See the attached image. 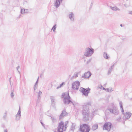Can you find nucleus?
I'll use <instances>...</instances> for the list:
<instances>
[{
  "instance_id": "f257e3e1",
  "label": "nucleus",
  "mask_w": 132,
  "mask_h": 132,
  "mask_svg": "<svg viewBox=\"0 0 132 132\" xmlns=\"http://www.w3.org/2000/svg\"><path fill=\"white\" fill-rule=\"evenodd\" d=\"M91 103L88 102L86 104L83 106V110L82 111L83 119L84 121H86L88 120L89 117V106L90 105Z\"/></svg>"
},
{
  "instance_id": "f03ea898",
  "label": "nucleus",
  "mask_w": 132,
  "mask_h": 132,
  "mask_svg": "<svg viewBox=\"0 0 132 132\" xmlns=\"http://www.w3.org/2000/svg\"><path fill=\"white\" fill-rule=\"evenodd\" d=\"M62 98L64 97V103L65 104H68L71 102L74 104L70 100V97L69 93L68 92L63 93L62 95Z\"/></svg>"
},
{
  "instance_id": "7ed1b4c3",
  "label": "nucleus",
  "mask_w": 132,
  "mask_h": 132,
  "mask_svg": "<svg viewBox=\"0 0 132 132\" xmlns=\"http://www.w3.org/2000/svg\"><path fill=\"white\" fill-rule=\"evenodd\" d=\"M94 52L93 49L91 48L87 47L85 49V52L84 55L86 57H90L92 55Z\"/></svg>"
},
{
  "instance_id": "20e7f679",
  "label": "nucleus",
  "mask_w": 132,
  "mask_h": 132,
  "mask_svg": "<svg viewBox=\"0 0 132 132\" xmlns=\"http://www.w3.org/2000/svg\"><path fill=\"white\" fill-rule=\"evenodd\" d=\"M80 129L82 132H89L90 130V128L88 125L85 124L80 126Z\"/></svg>"
},
{
  "instance_id": "39448f33",
  "label": "nucleus",
  "mask_w": 132,
  "mask_h": 132,
  "mask_svg": "<svg viewBox=\"0 0 132 132\" xmlns=\"http://www.w3.org/2000/svg\"><path fill=\"white\" fill-rule=\"evenodd\" d=\"M64 126V122L62 121L59 123L57 127V132H63V131H65L66 129Z\"/></svg>"
},
{
  "instance_id": "423d86ee",
  "label": "nucleus",
  "mask_w": 132,
  "mask_h": 132,
  "mask_svg": "<svg viewBox=\"0 0 132 132\" xmlns=\"http://www.w3.org/2000/svg\"><path fill=\"white\" fill-rule=\"evenodd\" d=\"M90 89L89 88H85L81 87L80 88V91L85 96H87L88 94L90 93Z\"/></svg>"
},
{
  "instance_id": "0eeeda50",
  "label": "nucleus",
  "mask_w": 132,
  "mask_h": 132,
  "mask_svg": "<svg viewBox=\"0 0 132 132\" xmlns=\"http://www.w3.org/2000/svg\"><path fill=\"white\" fill-rule=\"evenodd\" d=\"M112 124L110 122H106L103 126V129L107 130L109 131L111 127Z\"/></svg>"
},
{
  "instance_id": "6e6552de",
  "label": "nucleus",
  "mask_w": 132,
  "mask_h": 132,
  "mask_svg": "<svg viewBox=\"0 0 132 132\" xmlns=\"http://www.w3.org/2000/svg\"><path fill=\"white\" fill-rule=\"evenodd\" d=\"M80 83L79 81H75L72 84V88L74 89L77 90L79 88Z\"/></svg>"
},
{
  "instance_id": "1a4fd4ad",
  "label": "nucleus",
  "mask_w": 132,
  "mask_h": 132,
  "mask_svg": "<svg viewBox=\"0 0 132 132\" xmlns=\"http://www.w3.org/2000/svg\"><path fill=\"white\" fill-rule=\"evenodd\" d=\"M124 114V116L123 117V119L124 120L128 119L130 117L132 114L130 112H127L123 114Z\"/></svg>"
},
{
  "instance_id": "9d476101",
  "label": "nucleus",
  "mask_w": 132,
  "mask_h": 132,
  "mask_svg": "<svg viewBox=\"0 0 132 132\" xmlns=\"http://www.w3.org/2000/svg\"><path fill=\"white\" fill-rule=\"evenodd\" d=\"M111 113L113 114L116 115H118L119 112L118 109L116 107L113 108V109H111Z\"/></svg>"
},
{
  "instance_id": "9b49d317",
  "label": "nucleus",
  "mask_w": 132,
  "mask_h": 132,
  "mask_svg": "<svg viewBox=\"0 0 132 132\" xmlns=\"http://www.w3.org/2000/svg\"><path fill=\"white\" fill-rule=\"evenodd\" d=\"M21 111L20 109V107H19V109L16 115V120L18 121L19 120L21 117Z\"/></svg>"
},
{
  "instance_id": "f8f14e48",
  "label": "nucleus",
  "mask_w": 132,
  "mask_h": 132,
  "mask_svg": "<svg viewBox=\"0 0 132 132\" xmlns=\"http://www.w3.org/2000/svg\"><path fill=\"white\" fill-rule=\"evenodd\" d=\"M91 73L89 71H88L87 72H85L84 74V75L82 76V77L85 78H88L91 76Z\"/></svg>"
},
{
  "instance_id": "ddd939ff",
  "label": "nucleus",
  "mask_w": 132,
  "mask_h": 132,
  "mask_svg": "<svg viewBox=\"0 0 132 132\" xmlns=\"http://www.w3.org/2000/svg\"><path fill=\"white\" fill-rule=\"evenodd\" d=\"M30 10L28 9H21V13L22 14H24L29 12Z\"/></svg>"
},
{
  "instance_id": "4468645a",
  "label": "nucleus",
  "mask_w": 132,
  "mask_h": 132,
  "mask_svg": "<svg viewBox=\"0 0 132 132\" xmlns=\"http://www.w3.org/2000/svg\"><path fill=\"white\" fill-rule=\"evenodd\" d=\"M66 113L67 112L65 111V110H63L62 113L61 114L60 116V119H61L62 118H63L66 115Z\"/></svg>"
},
{
  "instance_id": "2eb2a0df",
  "label": "nucleus",
  "mask_w": 132,
  "mask_h": 132,
  "mask_svg": "<svg viewBox=\"0 0 132 132\" xmlns=\"http://www.w3.org/2000/svg\"><path fill=\"white\" fill-rule=\"evenodd\" d=\"M114 64H113L111 67L110 68H109V69L108 72V75H110L111 73L112 70L113 69L114 66Z\"/></svg>"
},
{
  "instance_id": "dca6fc26",
  "label": "nucleus",
  "mask_w": 132,
  "mask_h": 132,
  "mask_svg": "<svg viewBox=\"0 0 132 132\" xmlns=\"http://www.w3.org/2000/svg\"><path fill=\"white\" fill-rule=\"evenodd\" d=\"M98 127V124L96 123L93 126L92 128V129L93 130H95L97 129Z\"/></svg>"
},
{
  "instance_id": "f3484780",
  "label": "nucleus",
  "mask_w": 132,
  "mask_h": 132,
  "mask_svg": "<svg viewBox=\"0 0 132 132\" xmlns=\"http://www.w3.org/2000/svg\"><path fill=\"white\" fill-rule=\"evenodd\" d=\"M119 9H110L109 13L110 14H112L114 13L115 11H119Z\"/></svg>"
},
{
  "instance_id": "a211bd4d",
  "label": "nucleus",
  "mask_w": 132,
  "mask_h": 132,
  "mask_svg": "<svg viewBox=\"0 0 132 132\" xmlns=\"http://www.w3.org/2000/svg\"><path fill=\"white\" fill-rule=\"evenodd\" d=\"M119 103L122 113L123 114V113L124 112V111L123 108L122 102L121 101H120L119 102Z\"/></svg>"
},
{
  "instance_id": "6ab92c4d",
  "label": "nucleus",
  "mask_w": 132,
  "mask_h": 132,
  "mask_svg": "<svg viewBox=\"0 0 132 132\" xmlns=\"http://www.w3.org/2000/svg\"><path fill=\"white\" fill-rule=\"evenodd\" d=\"M69 19L73 21L74 18L73 17L74 16V14L72 12H71L70 14H69Z\"/></svg>"
},
{
  "instance_id": "aec40b11",
  "label": "nucleus",
  "mask_w": 132,
  "mask_h": 132,
  "mask_svg": "<svg viewBox=\"0 0 132 132\" xmlns=\"http://www.w3.org/2000/svg\"><path fill=\"white\" fill-rule=\"evenodd\" d=\"M111 109H106L105 112V114L106 115H108L110 113H111Z\"/></svg>"
},
{
  "instance_id": "412c9836",
  "label": "nucleus",
  "mask_w": 132,
  "mask_h": 132,
  "mask_svg": "<svg viewBox=\"0 0 132 132\" xmlns=\"http://www.w3.org/2000/svg\"><path fill=\"white\" fill-rule=\"evenodd\" d=\"M50 99L51 101L52 105L54 106L55 105L54 99V97L53 96H51L50 97Z\"/></svg>"
},
{
  "instance_id": "4be33fe9",
  "label": "nucleus",
  "mask_w": 132,
  "mask_h": 132,
  "mask_svg": "<svg viewBox=\"0 0 132 132\" xmlns=\"http://www.w3.org/2000/svg\"><path fill=\"white\" fill-rule=\"evenodd\" d=\"M103 56L104 58H105L106 59H109V57L107 55V54L105 52H104L103 54Z\"/></svg>"
},
{
  "instance_id": "5701e85b",
  "label": "nucleus",
  "mask_w": 132,
  "mask_h": 132,
  "mask_svg": "<svg viewBox=\"0 0 132 132\" xmlns=\"http://www.w3.org/2000/svg\"><path fill=\"white\" fill-rule=\"evenodd\" d=\"M42 94V92L40 90H39L38 93L37 95V97L38 99H40V95Z\"/></svg>"
},
{
  "instance_id": "b1692460",
  "label": "nucleus",
  "mask_w": 132,
  "mask_h": 132,
  "mask_svg": "<svg viewBox=\"0 0 132 132\" xmlns=\"http://www.w3.org/2000/svg\"><path fill=\"white\" fill-rule=\"evenodd\" d=\"M60 3H59V2H57L56 1L55 3V6L56 8L58 7L60 4Z\"/></svg>"
},
{
  "instance_id": "393cba45",
  "label": "nucleus",
  "mask_w": 132,
  "mask_h": 132,
  "mask_svg": "<svg viewBox=\"0 0 132 132\" xmlns=\"http://www.w3.org/2000/svg\"><path fill=\"white\" fill-rule=\"evenodd\" d=\"M14 92V90L13 89L11 91V96L12 98H13L14 96L13 93Z\"/></svg>"
},
{
  "instance_id": "a878e982",
  "label": "nucleus",
  "mask_w": 132,
  "mask_h": 132,
  "mask_svg": "<svg viewBox=\"0 0 132 132\" xmlns=\"http://www.w3.org/2000/svg\"><path fill=\"white\" fill-rule=\"evenodd\" d=\"M75 124L72 123L71 127V130L73 131L75 129Z\"/></svg>"
},
{
  "instance_id": "bb28decb",
  "label": "nucleus",
  "mask_w": 132,
  "mask_h": 132,
  "mask_svg": "<svg viewBox=\"0 0 132 132\" xmlns=\"http://www.w3.org/2000/svg\"><path fill=\"white\" fill-rule=\"evenodd\" d=\"M51 119L52 120V122L53 123H54L56 122V119L54 117H51Z\"/></svg>"
},
{
  "instance_id": "cd10ccee",
  "label": "nucleus",
  "mask_w": 132,
  "mask_h": 132,
  "mask_svg": "<svg viewBox=\"0 0 132 132\" xmlns=\"http://www.w3.org/2000/svg\"><path fill=\"white\" fill-rule=\"evenodd\" d=\"M56 24H55L53 26L52 29V30H53L54 32L56 28Z\"/></svg>"
},
{
  "instance_id": "c85d7f7f",
  "label": "nucleus",
  "mask_w": 132,
  "mask_h": 132,
  "mask_svg": "<svg viewBox=\"0 0 132 132\" xmlns=\"http://www.w3.org/2000/svg\"><path fill=\"white\" fill-rule=\"evenodd\" d=\"M68 121H67L65 122V123H64V126L65 127V128H66V129L67 128V125H68Z\"/></svg>"
},
{
  "instance_id": "c756f323",
  "label": "nucleus",
  "mask_w": 132,
  "mask_h": 132,
  "mask_svg": "<svg viewBox=\"0 0 132 132\" xmlns=\"http://www.w3.org/2000/svg\"><path fill=\"white\" fill-rule=\"evenodd\" d=\"M38 79H39V77H38V79L37 80V81H36V82L34 86L35 87H37V86H38V85H37V84H38Z\"/></svg>"
},
{
  "instance_id": "7c9ffc66",
  "label": "nucleus",
  "mask_w": 132,
  "mask_h": 132,
  "mask_svg": "<svg viewBox=\"0 0 132 132\" xmlns=\"http://www.w3.org/2000/svg\"><path fill=\"white\" fill-rule=\"evenodd\" d=\"M78 73H76L74 74L73 77L74 78L75 77V78H76L78 77Z\"/></svg>"
},
{
  "instance_id": "2f4dec72",
  "label": "nucleus",
  "mask_w": 132,
  "mask_h": 132,
  "mask_svg": "<svg viewBox=\"0 0 132 132\" xmlns=\"http://www.w3.org/2000/svg\"><path fill=\"white\" fill-rule=\"evenodd\" d=\"M7 111H6L5 112V113L4 114V116H3V118L4 119L6 117V115H7Z\"/></svg>"
},
{
  "instance_id": "473e14b6",
  "label": "nucleus",
  "mask_w": 132,
  "mask_h": 132,
  "mask_svg": "<svg viewBox=\"0 0 132 132\" xmlns=\"http://www.w3.org/2000/svg\"><path fill=\"white\" fill-rule=\"evenodd\" d=\"M63 84V82L61 84H60V86H58L57 87V88H56L57 89H58L60 88V87H61L62 86Z\"/></svg>"
},
{
  "instance_id": "72a5a7b5",
  "label": "nucleus",
  "mask_w": 132,
  "mask_h": 132,
  "mask_svg": "<svg viewBox=\"0 0 132 132\" xmlns=\"http://www.w3.org/2000/svg\"><path fill=\"white\" fill-rule=\"evenodd\" d=\"M62 0H56V2H59V3H61L62 1Z\"/></svg>"
},
{
  "instance_id": "f704fd0d",
  "label": "nucleus",
  "mask_w": 132,
  "mask_h": 132,
  "mask_svg": "<svg viewBox=\"0 0 132 132\" xmlns=\"http://www.w3.org/2000/svg\"><path fill=\"white\" fill-rule=\"evenodd\" d=\"M92 60V59H90L88 60L87 61V64H88L89 62Z\"/></svg>"
},
{
  "instance_id": "c9c22d12",
  "label": "nucleus",
  "mask_w": 132,
  "mask_h": 132,
  "mask_svg": "<svg viewBox=\"0 0 132 132\" xmlns=\"http://www.w3.org/2000/svg\"><path fill=\"white\" fill-rule=\"evenodd\" d=\"M19 66H18L16 68V69L18 71V72L20 73V72L18 70V68H19Z\"/></svg>"
},
{
  "instance_id": "e433bc0d",
  "label": "nucleus",
  "mask_w": 132,
  "mask_h": 132,
  "mask_svg": "<svg viewBox=\"0 0 132 132\" xmlns=\"http://www.w3.org/2000/svg\"><path fill=\"white\" fill-rule=\"evenodd\" d=\"M110 8H112V9H113V8H118L116 6H115L114 7H112L111 6H110Z\"/></svg>"
},
{
  "instance_id": "4c0bfd02",
  "label": "nucleus",
  "mask_w": 132,
  "mask_h": 132,
  "mask_svg": "<svg viewBox=\"0 0 132 132\" xmlns=\"http://www.w3.org/2000/svg\"><path fill=\"white\" fill-rule=\"evenodd\" d=\"M92 5H93V3H92L91 4H90V6L89 8H91L92 7Z\"/></svg>"
},
{
  "instance_id": "58836bf2",
  "label": "nucleus",
  "mask_w": 132,
  "mask_h": 132,
  "mask_svg": "<svg viewBox=\"0 0 132 132\" xmlns=\"http://www.w3.org/2000/svg\"><path fill=\"white\" fill-rule=\"evenodd\" d=\"M109 91H108V92H111L113 91V90L112 89H109Z\"/></svg>"
},
{
  "instance_id": "ea45409f",
  "label": "nucleus",
  "mask_w": 132,
  "mask_h": 132,
  "mask_svg": "<svg viewBox=\"0 0 132 132\" xmlns=\"http://www.w3.org/2000/svg\"><path fill=\"white\" fill-rule=\"evenodd\" d=\"M11 77H10V78L9 80V82H10V84L11 85Z\"/></svg>"
},
{
  "instance_id": "a19ab883",
  "label": "nucleus",
  "mask_w": 132,
  "mask_h": 132,
  "mask_svg": "<svg viewBox=\"0 0 132 132\" xmlns=\"http://www.w3.org/2000/svg\"><path fill=\"white\" fill-rule=\"evenodd\" d=\"M37 87H35L34 86V90L35 91L36 89L37 88Z\"/></svg>"
},
{
  "instance_id": "79ce46f5",
  "label": "nucleus",
  "mask_w": 132,
  "mask_h": 132,
  "mask_svg": "<svg viewBox=\"0 0 132 132\" xmlns=\"http://www.w3.org/2000/svg\"><path fill=\"white\" fill-rule=\"evenodd\" d=\"M4 132H7V129H5L4 130Z\"/></svg>"
},
{
  "instance_id": "37998d69",
  "label": "nucleus",
  "mask_w": 132,
  "mask_h": 132,
  "mask_svg": "<svg viewBox=\"0 0 132 132\" xmlns=\"http://www.w3.org/2000/svg\"><path fill=\"white\" fill-rule=\"evenodd\" d=\"M129 14L132 15V11L129 12Z\"/></svg>"
},
{
  "instance_id": "c03bdc74",
  "label": "nucleus",
  "mask_w": 132,
  "mask_h": 132,
  "mask_svg": "<svg viewBox=\"0 0 132 132\" xmlns=\"http://www.w3.org/2000/svg\"><path fill=\"white\" fill-rule=\"evenodd\" d=\"M21 15H20L18 17H17V18L18 19H19L20 18V17H21Z\"/></svg>"
},
{
  "instance_id": "a18cd8bd",
  "label": "nucleus",
  "mask_w": 132,
  "mask_h": 132,
  "mask_svg": "<svg viewBox=\"0 0 132 132\" xmlns=\"http://www.w3.org/2000/svg\"><path fill=\"white\" fill-rule=\"evenodd\" d=\"M40 123H41V124L43 125V126H44L43 123H42V122L40 121Z\"/></svg>"
},
{
  "instance_id": "49530a36",
  "label": "nucleus",
  "mask_w": 132,
  "mask_h": 132,
  "mask_svg": "<svg viewBox=\"0 0 132 132\" xmlns=\"http://www.w3.org/2000/svg\"><path fill=\"white\" fill-rule=\"evenodd\" d=\"M109 88H107L106 90H107V92H108V91H109Z\"/></svg>"
},
{
  "instance_id": "de8ad7c7",
  "label": "nucleus",
  "mask_w": 132,
  "mask_h": 132,
  "mask_svg": "<svg viewBox=\"0 0 132 132\" xmlns=\"http://www.w3.org/2000/svg\"><path fill=\"white\" fill-rule=\"evenodd\" d=\"M102 88H103L102 87V86H101V87H100V89H102Z\"/></svg>"
},
{
  "instance_id": "09e8293b",
  "label": "nucleus",
  "mask_w": 132,
  "mask_h": 132,
  "mask_svg": "<svg viewBox=\"0 0 132 132\" xmlns=\"http://www.w3.org/2000/svg\"><path fill=\"white\" fill-rule=\"evenodd\" d=\"M120 26L121 27H122V24H120Z\"/></svg>"
},
{
  "instance_id": "8fccbe9b",
  "label": "nucleus",
  "mask_w": 132,
  "mask_h": 132,
  "mask_svg": "<svg viewBox=\"0 0 132 132\" xmlns=\"http://www.w3.org/2000/svg\"><path fill=\"white\" fill-rule=\"evenodd\" d=\"M103 88V90H105V88H104V87H103V88Z\"/></svg>"
}]
</instances>
